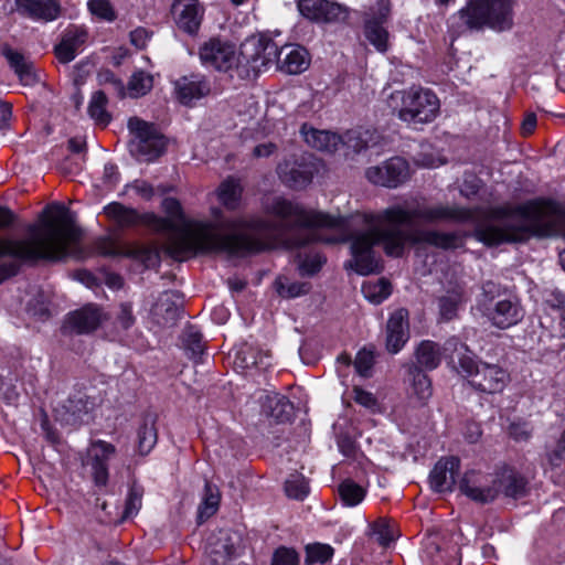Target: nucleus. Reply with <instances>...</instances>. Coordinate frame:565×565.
Instances as JSON below:
<instances>
[{
	"mask_svg": "<svg viewBox=\"0 0 565 565\" xmlns=\"http://www.w3.org/2000/svg\"><path fill=\"white\" fill-rule=\"evenodd\" d=\"M460 461L456 457L441 458L429 475L430 487L435 492H450L456 483Z\"/></svg>",
	"mask_w": 565,
	"mask_h": 565,
	"instance_id": "21",
	"label": "nucleus"
},
{
	"mask_svg": "<svg viewBox=\"0 0 565 565\" xmlns=\"http://www.w3.org/2000/svg\"><path fill=\"white\" fill-rule=\"evenodd\" d=\"M115 321L116 326L122 330H128L135 324L136 317L134 316L131 303L122 302L119 305Z\"/></svg>",
	"mask_w": 565,
	"mask_h": 565,
	"instance_id": "50",
	"label": "nucleus"
},
{
	"mask_svg": "<svg viewBox=\"0 0 565 565\" xmlns=\"http://www.w3.org/2000/svg\"><path fill=\"white\" fill-rule=\"evenodd\" d=\"M536 116L533 113L526 114L522 125H521V131L524 136L531 135L535 127H536Z\"/></svg>",
	"mask_w": 565,
	"mask_h": 565,
	"instance_id": "62",
	"label": "nucleus"
},
{
	"mask_svg": "<svg viewBox=\"0 0 565 565\" xmlns=\"http://www.w3.org/2000/svg\"><path fill=\"white\" fill-rule=\"evenodd\" d=\"M342 138L341 146L353 152H360L379 143L380 135L376 130L356 128L348 130Z\"/></svg>",
	"mask_w": 565,
	"mask_h": 565,
	"instance_id": "31",
	"label": "nucleus"
},
{
	"mask_svg": "<svg viewBox=\"0 0 565 565\" xmlns=\"http://www.w3.org/2000/svg\"><path fill=\"white\" fill-rule=\"evenodd\" d=\"M475 235L489 246L521 242L531 235L565 238V210L545 201L498 207L478 223Z\"/></svg>",
	"mask_w": 565,
	"mask_h": 565,
	"instance_id": "4",
	"label": "nucleus"
},
{
	"mask_svg": "<svg viewBox=\"0 0 565 565\" xmlns=\"http://www.w3.org/2000/svg\"><path fill=\"white\" fill-rule=\"evenodd\" d=\"M333 548L327 544H312L306 548V562L308 564H323L331 559Z\"/></svg>",
	"mask_w": 565,
	"mask_h": 565,
	"instance_id": "46",
	"label": "nucleus"
},
{
	"mask_svg": "<svg viewBox=\"0 0 565 565\" xmlns=\"http://www.w3.org/2000/svg\"><path fill=\"white\" fill-rule=\"evenodd\" d=\"M94 249L97 254L108 257L127 256L139 258L142 252L140 248L122 243L117 237L110 235L96 238Z\"/></svg>",
	"mask_w": 565,
	"mask_h": 565,
	"instance_id": "27",
	"label": "nucleus"
},
{
	"mask_svg": "<svg viewBox=\"0 0 565 565\" xmlns=\"http://www.w3.org/2000/svg\"><path fill=\"white\" fill-rule=\"evenodd\" d=\"M364 35L367 41L379 51L385 53L390 47V34L379 21L366 20L364 25Z\"/></svg>",
	"mask_w": 565,
	"mask_h": 565,
	"instance_id": "36",
	"label": "nucleus"
},
{
	"mask_svg": "<svg viewBox=\"0 0 565 565\" xmlns=\"http://www.w3.org/2000/svg\"><path fill=\"white\" fill-rule=\"evenodd\" d=\"M107 102L108 100L106 95L98 90L92 95L88 104L89 117L95 121L96 125L102 127H106L111 120V116L106 109Z\"/></svg>",
	"mask_w": 565,
	"mask_h": 565,
	"instance_id": "37",
	"label": "nucleus"
},
{
	"mask_svg": "<svg viewBox=\"0 0 565 565\" xmlns=\"http://www.w3.org/2000/svg\"><path fill=\"white\" fill-rule=\"evenodd\" d=\"M276 149H277V147L275 143L266 142V143L256 146L254 148L253 153L257 158H264V157H269L270 154H273L276 151Z\"/></svg>",
	"mask_w": 565,
	"mask_h": 565,
	"instance_id": "63",
	"label": "nucleus"
},
{
	"mask_svg": "<svg viewBox=\"0 0 565 565\" xmlns=\"http://www.w3.org/2000/svg\"><path fill=\"white\" fill-rule=\"evenodd\" d=\"M373 363V353L367 350H361L355 356L354 369L359 375L366 377L370 374Z\"/></svg>",
	"mask_w": 565,
	"mask_h": 565,
	"instance_id": "51",
	"label": "nucleus"
},
{
	"mask_svg": "<svg viewBox=\"0 0 565 565\" xmlns=\"http://www.w3.org/2000/svg\"><path fill=\"white\" fill-rule=\"evenodd\" d=\"M15 11L34 21L51 22L60 17L62 7L58 0H15Z\"/></svg>",
	"mask_w": 565,
	"mask_h": 565,
	"instance_id": "19",
	"label": "nucleus"
},
{
	"mask_svg": "<svg viewBox=\"0 0 565 565\" xmlns=\"http://www.w3.org/2000/svg\"><path fill=\"white\" fill-rule=\"evenodd\" d=\"M68 411L72 412V414L76 418H81V414H86L88 411V403L84 402L82 398H79L76 403L73 399L68 401V405L66 406Z\"/></svg>",
	"mask_w": 565,
	"mask_h": 565,
	"instance_id": "61",
	"label": "nucleus"
},
{
	"mask_svg": "<svg viewBox=\"0 0 565 565\" xmlns=\"http://www.w3.org/2000/svg\"><path fill=\"white\" fill-rule=\"evenodd\" d=\"M494 289L492 282L483 285V296L477 303V310L495 328L508 329L516 326L524 317L520 301L514 297L489 298Z\"/></svg>",
	"mask_w": 565,
	"mask_h": 565,
	"instance_id": "10",
	"label": "nucleus"
},
{
	"mask_svg": "<svg viewBox=\"0 0 565 565\" xmlns=\"http://www.w3.org/2000/svg\"><path fill=\"white\" fill-rule=\"evenodd\" d=\"M105 215L121 227L145 224V215H139L136 210L127 207L118 202H111L104 207Z\"/></svg>",
	"mask_w": 565,
	"mask_h": 565,
	"instance_id": "32",
	"label": "nucleus"
},
{
	"mask_svg": "<svg viewBox=\"0 0 565 565\" xmlns=\"http://www.w3.org/2000/svg\"><path fill=\"white\" fill-rule=\"evenodd\" d=\"M409 339L408 311L404 308L395 310L386 323V349L390 353H398Z\"/></svg>",
	"mask_w": 565,
	"mask_h": 565,
	"instance_id": "18",
	"label": "nucleus"
},
{
	"mask_svg": "<svg viewBox=\"0 0 565 565\" xmlns=\"http://www.w3.org/2000/svg\"><path fill=\"white\" fill-rule=\"evenodd\" d=\"M116 448L104 441H93L87 449L86 465L90 468V475L96 487H106L108 482V461L114 458Z\"/></svg>",
	"mask_w": 565,
	"mask_h": 565,
	"instance_id": "16",
	"label": "nucleus"
},
{
	"mask_svg": "<svg viewBox=\"0 0 565 565\" xmlns=\"http://www.w3.org/2000/svg\"><path fill=\"white\" fill-rule=\"evenodd\" d=\"M318 171L319 163L311 156L302 157L300 160L287 159L277 167V174L280 181L295 190L307 188Z\"/></svg>",
	"mask_w": 565,
	"mask_h": 565,
	"instance_id": "14",
	"label": "nucleus"
},
{
	"mask_svg": "<svg viewBox=\"0 0 565 565\" xmlns=\"http://www.w3.org/2000/svg\"><path fill=\"white\" fill-rule=\"evenodd\" d=\"M185 342L193 354H199L203 351V347L201 344V335L196 331H189Z\"/></svg>",
	"mask_w": 565,
	"mask_h": 565,
	"instance_id": "59",
	"label": "nucleus"
},
{
	"mask_svg": "<svg viewBox=\"0 0 565 565\" xmlns=\"http://www.w3.org/2000/svg\"><path fill=\"white\" fill-rule=\"evenodd\" d=\"M275 287L279 296L291 299L307 295L311 288L309 282L290 281L286 277H278Z\"/></svg>",
	"mask_w": 565,
	"mask_h": 565,
	"instance_id": "40",
	"label": "nucleus"
},
{
	"mask_svg": "<svg viewBox=\"0 0 565 565\" xmlns=\"http://www.w3.org/2000/svg\"><path fill=\"white\" fill-rule=\"evenodd\" d=\"M149 40L150 33L143 28H137L130 32V42L139 50L145 49Z\"/></svg>",
	"mask_w": 565,
	"mask_h": 565,
	"instance_id": "58",
	"label": "nucleus"
},
{
	"mask_svg": "<svg viewBox=\"0 0 565 565\" xmlns=\"http://www.w3.org/2000/svg\"><path fill=\"white\" fill-rule=\"evenodd\" d=\"M278 46L266 35L246 39L239 51V77H250L277 65Z\"/></svg>",
	"mask_w": 565,
	"mask_h": 565,
	"instance_id": "9",
	"label": "nucleus"
},
{
	"mask_svg": "<svg viewBox=\"0 0 565 565\" xmlns=\"http://www.w3.org/2000/svg\"><path fill=\"white\" fill-rule=\"evenodd\" d=\"M387 105L397 118L407 125L429 124L440 111L438 96L431 89L422 86L393 92Z\"/></svg>",
	"mask_w": 565,
	"mask_h": 565,
	"instance_id": "7",
	"label": "nucleus"
},
{
	"mask_svg": "<svg viewBox=\"0 0 565 565\" xmlns=\"http://www.w3.org/2000/svg\"><path fill=\"white\" fill-rule=\"evenodd\" d=\"M409 399L416 405H424L433 395L430 379L417 366L409 369Z\"/></svg>",
	"mask_w": 565,
	"mask_h": 565,
	"instance_id": "28",
	"label": "nucleus"
},
{
	"mask_svg": "<svg viewBox=\"0 0 565 565\" xmlns=\"http://www.w3.org/2000/svg\"><path fill=\"white\" fill-rule=\"evenodd\" d=\"M18 266L13 262H0V282L14 275Z\"/></svg>",
	"mask_w": 565,
	"mask_h": 565,
	"instance_id": "64",
	"label": "nucleus"
},
{
	"mask_svg": "<svg viewBox=\"0 0 565 565\" xmlns=\"http://www.w3.org/2000/svg\"><path fill=\"white\" fill-rule=\"evenodd\" d=\"M264 408L269 417L282 423L289 419L292 406L285 396L275 394L266 396Z\"/></svg>",
	"mask_w": 565,
	"mask_h": 565,
	"instance_id": "38",
	"label": "nucleus"
},
{
	"mask_svg": "<svg viewBox=\"0 0 565 565\" xmlns=\"http://www.w3.org/2000/svg\"><path fill=\"white\" fill-rule=\"evenodd\" d=\"M157 443V430L152 419H147L138 430V448L141 455H147Z\"/></svg>",
	"mask_w": 565,
	"mask_h": 565,
	"instance_id": "42",
	"label": "nucleus"
},
{
	"mask_svg": "<svg viewBox=\"0 0 565 565\" xmlns=\"http://www.w3.org/2000/svg\"><path fill=\"white\" fill-rule=\"evenodd\" d=\"M235 363H238L239 366L244 369H249L253 366H259L263 365V359L257 360L254 353L252 352L250 348H245L236 353Z\"/></svg>",
	"mask_w": 565,
	"mask_h": 565,
	"instance_id": "55",
	"label": "nucleus"
},
{
	"mask_svg": "<svg viewBox=\"0 0 565 565\" xmlns=\"http://www.w3.org/2000/svg\"><path fill=\"white\" fill-rule=\"evenodd\" d=\"M411 177L408 162L402 157H392L380 164L369 167L365 178L374 185L395 189Z\"/></svg>",
	"mask_w": 565,
	"mask_h": 565,
	"instance_id": "13",
	"label": "nucleus"
},
{
	"mask_svg": "<svg viewBox=\"0 0 565 565\" xmlns=\"http://www.w3.org/2000/svg\"><path fill=\"white\" fill-rule=\"evenodd\" d=\"M297 563L298 556L295 551L280 547L275 552L271 565H297Z\"/></svg>",
	"mask_w": 565,
	"mask_h": 565,
	"instance_id": "56",
	"label": "nucleus"
},
{
	"mask_svg": "<svg viewBox=\"0 0 565 565\" xmlns=\"http://www.w3.org/2000/svg\"><path fill=\"white\" fill-rule=\"evenodd\" d=\"M162 207L167 217L147 213L143 221L152 230L167 235L168 250L179 260L199 252H260L287 243L286 235L302 230V225L333 222L281 196H275L264 204L265 212L276 218L273 222L256 216L224 220L216 207L211 211L213 220L210 222L190 220L184 216L180 202L174 198H166Z\"/></svg>",
	"mask_w": 565,
	"mask_h": 565,
	"instance_id": "1",
	"label": "nucleus"
},
{
	"mask_svg": "<svg viewBox=\"0 0 565 565\" xmlns=\"http://www.w3.org/2000/svg\"><path fill=\"white\" fill-rule=\"evenodd\" d=\"M220 495L214 489L206 483L205 484V497L202 504L199 508V520L203 522L205 519L213 515L218 508Z\"/></svg>",
	"mask_w": 565,
	"mask_h": 565,
	"instance_id": "45",
	"label": "nucleus"
},
{
	"mask_svg": "<svg viewBox=\"0 0 565 565\" xmlns=\"http://www.w3.org/2000/svg\"><path fill=\"white\" fill-rule=\"evenodd\" d=\"M460 491L469 499L488 503L499 494L518 498L525 491V480L512 469H503L495 475L468 471L459 481Z\"/></svg>",
	"mask_w": 565,
	"mask_h": 565,
	"instance_id": "5",
	"label": "nucleus"
},
{
	"mask_svg": "<svg viewBox=\"0 0 565 565\" xmlns=\"http://www.w3.org/2000/svg\"><path fill=\"white\" fill-rule=\"evenodd\" d=\"M3 54L23 85L31 86L39 81V76L32 62L28 61L23 55L10 47H4Z\"/></svg>",
	"mask_w": 565,
	"mask_h": 565,
	"instance_id": "30",
	"label": "nucleus"
},
{
	"mask_svg": "<svg viewBox=\"0 0 565 565\" xmlns=\"http://www.w3.org/2000/svg\"><path fill=\"white\" fill-rule=\"evenodd\" d=\"M242 185L238 180L228 178L216 190L218 201L228 210H235L241 202Z\"/></svg>",
	"mask_w": 565,
	"mask_h": 565,
	"instance_id": "34",
	"label": "nucleus"
},
{
	"mask_svg": "<svg viewBox=\"0 0 565 565\" xmlns=\"http://www.w3.org/2000/svg\"><path fill=\"white\" fill-rule=\"evenodd\" d=\"M173 86L177 99L185 106H192L211 93V83L202 74L182 76L174 81Z\"/></svg>",
	"mask_w": 565,
	"mask_h": 565,
	"instance_id": "17",
	"label": "nucleus"
},
{
	"mask_svg": "<svg viewBox=\"0 0 565 565\" xmlns=\"http://www.w3.org/2000/svg\"><path fill=\"white\" fill-rule=\"evenodd\" d=\"M371 535H373L381 545H388L395 540L396 531L393 523L380 519L372 524Z\"/></svg>",
	"mask_w": 565,
	"mask_h": 565,
	"instance_id": "44",
	"label": "nucleus"
},
{
	"mask_svg": "<svg viewBox=\"0 0 565 565\" xmlns=\"http://www.w3.org/2000/svg\"><path fill=\"white\" fill-rule=\"evenodd\" d=\"M87 39V32L85 29L79 26L68 28L60 42L55 46V54L60 62L70 63L73 61L79 49L84 45Z\"/></svg>",
	"mask_w": 565,
	"mask_h": 565,
	"instance_id": "25",
	"label": "nucleus"
},
{
	"mask_svg": "<svg viewBox=\"0 0 565 565\" xmlns=\"http://www.w3.org/2000/svg\"><path fill=\"white\" fill-rule=\"evenodd\" d=\"M110 83L114 85L115 89L121 97L126 95L137 98L146 95L153 86V78L149 73L143 71L135 72L125 88L122 82L114 77L113 74H109Z\"/></svg>",
	"mask_w": 565,
	"mask_h": 565,
	"instance_id": "26",
	"label": "nucleus"
},
{
	"mask_svg": "<svg viewBox=\"0 0 565 565\" xmlns=\"http://www.w3.org/2000/svg\"><path fill=\"white\" fill-rule=\"evenodd\" d=\"M201 64L218 72L236 70L239 75V52L234 44L217 38L205 41L199 49Z\"/></svg>",
	"mask_w": 565,
	"mask_h": 565,
	"instance_id": "12",
	"label": "nucleus"
},
{
	"mask_svg": "<svg viewBox=\"0 0 565 565\" xmlns=\"http://www.w3.org/2000/svg\"><path fill=\"white\" fill-rule=\"evenodd\" d=\"M128 128L134 135L129 142V149L138 160L151 161L158 158L164 150V140L153 126L134 117L128 121Z\"/></svg>",
	"mask_w": 565,
	"mask_h": 565,
	"instance_id": "11",
	"label": "nucleus"
},
{
	"mask_svg": "<svg viewBox=\"0 0 565 565\" xmlns=\"http://www.w3.org/2000/svg\"><path fill=\"white\" fill-rule=\"evenodd\" d=\"M324 263V258L318 253H310L299 262V270L301 275H315L320 270Z\"/></svg>",
	"mask_w": 565,
	"mask_h": 565,
	"instance_id": "48",
	"label": "nucleus"
},
{
	"mask_svg": "<svg viewBox=\"0 0 565 565\" xmlns=\"http://www.w3.org/2000/svg\"><path fill=\"white\" fill-rule=\"evenodd\" d=\"M415 356L417 363L427 370L436 369L441 359L439 347L429 340L422 341L418 344Z\"/></svg>",
	"mask_w": 565,
	"mask_h": 565,
	"instance_id": "35",
	"label": "nucleus"
},
{
	"mask_svg": "<svg viewBox=\"0 0 565 565\" xmlns=\"http://www.w3.org/2000/svg\"><path fill=\"white\" fill-rule=\"evenodd\" d=\"M509 435L515 441H526L532 436V428L525 422H514L509 426Z\"/></svg>",
	"mask_w": 565,
	"mask_h": 565,
	"instance_id": "52",
	"label": "nucleus"
},
{
	"mask_svg": "<svg viewBox=\"0 0 565 565\" xmlns=\"http://www.w3.org/2000/svg\"><path fill=\"white\" fill-rule=\"evenodd\" d=\"M462 301L463 288L459 284L446 289L445 294L437 299L440 320L450 321L456 318Z\"/></svg>",
	"mask_w": 565,
	"mask_h": 565,
	"instance_id": "29",
	"label": "nucleus"
},
{
	"mask_svg": "<svg viewBox=\"0 0 565 565\" xmlns=\"http://www.w3.org/2000/svg\"><path fill=\"white\" fill-rule=\"evenodd\" d=\"M300 134L305 142L319 151L335 152L342 142L341 136L327 130H319L308 124H303Z\"/></svg>",
	"mask_w": 565,
	"mask_h": 565,
	"instance_id": "24",
	"label": "nucleus"
},
{
	"mask_svg": "<svg viewBox=\"0 0 565 565\" xmlns=\"http://www.w3.org/2000/svg\"><path fill=\"white\" fill-rule=\"evenodd\" d=\"M105 319L106 316L99 307L87 305L67 316L66 328L77 333H88L97 329Z\"/></svg>",
	"mask_w": 565,
	"mask_h": 565,
	"instance_id": "22",
	"label": "nucleus"
},
{
	"mask_svg": "<svg viewBox=\"0 0 565 565\" xmlns=\"http://www.w3.org/2000/svg\"><path fill=\"white\" fill-rule=\"evenodd\" d=\"M546 303L563 311L561 319V332L562 337L565 338V295L561 291H552L546 298Z\"/></svg>",
	"mask_w": 565,
	"mask_h": 565,
	"instance_id": "54",
	"label": "nucleus"
},
{
	"mask_svg": "<svg viewBox=\"0 0 565 565\" xmlns=\"http://www.w3.org/2000/svg\"><path fill=\"white\" fill-rule=\"evenodd\" d=\"M458 17L468 29L488 26L495 31L510 30L513 25V1L468 0Z\"/></svg>",
	"mask_w": 565,
	"mask_h": 565,
	"instance_id": "8",
	"label": "nucleus"
},
{
	"mask_svg": "<svg viewBox=\"0 0 565 565\" xmlns=\"http://www.w3.org/2000/svg\"><path fill=\"white\" fill-rule=\"evenodd\" d=\"M353 393H354V401L366 407V408H375L376 406V398L373 396L372 393L367 392V391H364L358 386L354 387L353 390Z\"/></svg>",
	"mask_w": 565,
	"mask_h": 565,
	"instance_id": "57",
	"label": "nucleus"
},
{
	"mask_svg": "<svg viewBox=\"0 0 565 565\" xmlns=\"http://www.w3.org/2000/svg\"><path fill=\"white\" fill-rule=\"evenodd\" d=\"M286 494L295 500H303L309 494V484L306 478L299 473H292L285 483Z\"/></svg>",
	"mask_w": 565,
	"mask_h": 565,
	"instance_id": "43",
	"label": "nucleus"
},
{
	"mask_svg": "<svg viewBox=\"0 0 565 565\" xmlns=\"http://www.w3.org/2000/svg\"><path fill=\"white\" fill-rule=\"evenodd\" d=\"M141 505H142V492L137 487H132L129 490V493H128V497L126 500L124 519L135 516L139 512Z\"/></svg>",
	"mask_w": 565,
	"mask_h": 565,
	"instance_id": "49",
	"label": "nucleus"
},
{
	"mask_svg": "<svg viewBox=\"0 0 565 565\" xmlns=\"http://www.w3.org/2000/svg\"><path fill=\"white\" fill-rule=\"evenodd\" d=\"M323 215L330 217L332 224H308L302 225V230L311 232L310 239L328 244L350 239L352 258L349 266L359 275H370L380 270L379 259L373 249L376 244H381L387 255L396 257L403 254L408 244L425 243L440 248H452L457 245V238L451 234L436 231L411 233L402 225L412 224L416 220L461 221L469 218L471 213L437 204L418 205L412 210L393 205L379 213H356L350 220L326 213Z\"/></svg>",
	"mask_w": 565,
	"mask_h": 565,
	"instance_id": "2",
	"label": "nucleus"
},
{
	"mask_svg": "<svg viewBox=\"0 0 565 565\" xmlns=\"http://www.w3.org/2000/svg\"><path fill=\"white\" fill-rule=\"evenodd\" d=\"M89 12L106 22L116 20V12L108 0H89L87 3Z\"/></svg>",
	"mask_w": 565,
	"mask_h": 565,
	"instance_id": "47",
	"label": "nucleus"
},
{
	"mask_svg": "<svg viewBox=\"0 0 565 565\" xmlns=\"http://www.w3.org/2000/svg\"><path fill=\"white\" fill-rule=\"evenodd\" d=\"M362 292L367 301L374 305L383 302L392 292L391 284L381 278L369 280L362 285Z\"/></svg>",
	"mask_w": 565,
	"mask_h": 565,
	"instance_id": "39",
	"label": "nucleus"
},
{
	"mask_svg": "<svg viewBox=\"0 0 565 565\" xmlns=\"http://www.w3.org/2000/svg\"><path fill=\"white\" fill-rule=\"evenodd\" d=\"M11 117V105L9 103L0 102V132L8 128Z\"/></svg>",
	"mask_w": 565,
	"mask_h": 565,
	"instance_id": "60",
	"label": "nucleus"
},
{
	"mask_svg": "<svg viewBox=\"0 0 565 565\" xmlns=\"http://www.w3.org/2000/svg\"><path fill=\"white\" fill-rule=\"evenodd\" d=\"M391 11L390 0H376L375 6L370 8L369 18L366 20L384 22Z\"/></svg>",
	"mask_w": 565,
	"mask_h": 565,
	"instance_id": "53",
	"label": "nucleus"
},
{
	"mask_svg": "<svg viewBox=\"0 0 565 565\" xmlns=\"http://www.w3.org/2000/svg\"><path fill=\"white\" fill-rule=\"evenodd\" d=\"M454 349L452 361L458 360L460 371L469 379L470 385L482 393L499 394L511 381L508 370L495 363L479 361L465 343L457 339L447 342L446 350Z\"/></svg>",
	"mask_w": 565,
	"mask_h": 565,
	"instance_id": "6",
	"label": "nucleus"
},
{
	"mask_svg": "<svg viewBox=\"0 0 565 565\" xmlns=\"http://www.w3.org/2000/svg\"><path fill=\"white\" fill-rule=\"evenodd\" d=\"M82 230L74 214L62 204L43 210L38 223L28 226L21 238H0V257L9 256L21 263L61 262L67 257L84 258Z\"/></svg>",
	"mask_w": 565,
	"mask_h": 565,
	"instance_id": "3",
	"label": "nucleus"
},
{
	"mask_svg": "<svg viewBox=\"0 0 565 565\" xmlns=\"http://www.w3.org/2000/svg\"><path fill=\"white\" fill-rule=\"evenodd\" d=\"M310 65L307 50L297 44H289L278 49L277 67L288 74H300Z\"/></svg>",
	"mask_w": 565,
	"mask_h": 565,
	"instance_id": "23",
	"label": "nucleus"
},
{
	"mask_svg": "<svg viewBox=\"0 0 565 565\" xmlns=\"http://www.w3.org/2000/svg\"><path fill=\"white\" fill-rule=\"evenodd\" d=\"M172 15L180 29L189 34H194L200 28L203 8L199 0H174Z\"/></svg>",
	"mask_w": 565,
	"mask_h": 565,
	"instance_id": "20",
	"label": "nucleus"
},
{
	"mask_svg": "<svg viewBox=\"0 0 565 565\" xmlns=\"http://www.w3.org/2000/svg\"><path fill=\"white\" fill-rule=\"evenodd\" d=\"M297 8L302 17L317 23H335L345 21L348 8L329 0H297Z\"/></svg>",
	"mask_w": 565,
	"mask_h": 565,
	"instance_id": "15",
	"label": "nucleus"
},
{
	"mask_svg": "<svg viewBox=\"0 0 565 565\" xmlns=\"http://www.w3.org/2000/svg\"><path fill=\"white\" fill-rule=\"evenodd\" d=\"M230 541V534L225 531H220L215 540L213 537L209 540L206 553L211 556L214 564H223L235 553L234 544Z\"/></svg>",
	"mask_w": 565,
	"mask_h": 565,
	"instance_id": "33",
	"label": "nucleus"
},
{
	"mask_svg": "<svg viewBox=\"0 0 565 565\" xmlns=\"http://www.w3.org/2000/svg\"><path fill=\"white\" fill-rule=\"evenodd\" d=\"M339 494L347 507L360 504L366 494V490L351 479H347L339 486Z\"/></svg>",
	"mask_w": 565,
	"mask_h": 565,
	"instance_id": "41",
	"label": "nucleus"
}]
</instances>
